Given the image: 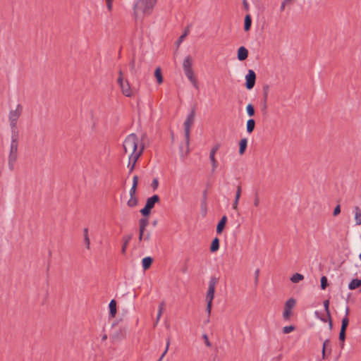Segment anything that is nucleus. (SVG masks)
Segmentation results:
<instances>
[{"label":"nucleus","instance_id":"nucleus-1","mask_svg":"<svg viewBox=\"0 0 361 361\" xmlns=\"http://www.w3.org/2000/svg\"><path fill=\"white\" fill-rule=\"evenodd\" d=\"M123 154L129 158L140 157L143 153L145 145L142 142L138 143L136 134L131 133L124 140L123 143Z\"/></svg>","mask_w":361,"mask_h":361},{"label":"nucleus","instance_id":"nucleus-27","mask_svg":"<svg viewBox=\"0 0 361 361\" xmlns=\"http://www.w3.org/2000/svg\"><path fill=\"white\" fill-rule=\"evenodd\" d=\"M154 76L157 78V82L159 84H161L163 82V76H162V73H161V70L159 67H157L155 69Z\"/></svg>","mask_w":361,"mask_h":361},{"label":"nucleus","instance_id":"nucleus-56","mask_svg":"<svg viewBox=\"0 0 361 361\" xmlns=\"http://www.w3.org/2000/svg\"><path fill=\"white\" fill-rule=\"evenodd\" d=\"M137 183H138V177H137V176H134L133 178V185L132 186L137 187Z\"/></svg>","mask_w":361,"mask_h":361},{"label":"nucleus","instance_id":"nucleus-55","mask_svg":"<svg viewBox=\"0 0 361 361\" xmlns=\"http://www.w3.org/2000/svg\"><path fill=\"white\" fill-rule=\"evenodd\" d=\"M159 183L157 178L154 179L152 183V187L154 190L157 189L158 187Z\"/></svg>","mask_w":361,"mask_h":361},{"label":"nucleus","instance_id":"nucleus-23","mask_svg":"<svg viewBox=\"0 0 361 361\" xmlns=\"http://www.w3.org/2000/svg\"><path fill=\"white\" fill-rule=\"evenodd\" d=\"M361 286V280L360 279H353L350 283L348 284V288L350 290H355V288L360 287Z\"/></svg>","mask_w":361,"mask_h":361},{"label":"nucleus","instance_id":"nucleus-50","mask_svg":"<svg viewBox=\"0 0 361 361\" xmlns=\"http://www.w3.org/2000/svg\"><path fill=\"white\" fill-rule=\"evenodd\" d=\"M145 231L144 229H140L139 228V241H142V240H144V233H145Z\"/></svg>","mask_w":361,"mask_h":361},{"label":"nucleus","instance_id":"nucleus-57","mask_svg":"<svg viewBox=\"0 0 361 361\" xmlns=\"http://www.w3.org/2000/svg\"><path fill=\"white\" fill-rule=\"evenodd\" d=\"M243 6H244V8L246 11H248L249 8H250V6H249V4H248L247 0H243Z\"/></svg>","mask_w":361,"mask_h":361},{"label":"nucleus","instance_id":"nucleus-47","mask_svg":"<svg viewBox=\"0 0 361 361\" xmlns=\"http://www.w3.org/2000/svg\"><path fill=\"white\" fill-rule=\"evenodd\" d=\"M124 79H123V71L121 70L119 71L118 72V78L117 79V82L118 83H121L122 81H123Z\"/></svg>","mask_w":361,"mask_h":361},{"label":"nucleus","instance_id":"nucleus-42","mask_svg":"<svg viewBox=\"0 0 361 361\" xmlns=\"http://www.w3.org/2000/svg\"><path fill=\"white\" fill-rule=\"evenodd\" d=\"M345 339V331H340L339 340L342 342H344ZM343 345H344V343H342V344H341L342 348L343 347Z\"/></svg>","mask_w":361,"mask_h":361},{"label":"nucleus","instance_id":"nucleus-33","mask_svg":"<svg viewBox=\"0 0 361 361\" xmlns=\"http://www.w3.org/2000/svg\"><path fill=\"white\" fill-rule=\"evenodd\" d=\"M246 111L249 116H253L255 115V109L252 104H248L247 105Z\"/></svg>","mask_w":361,"mask_h":361},{"label":"nucleus","instance_id":"nucleus-37","mask_svg":"<svg viewBox=\"0 0 361 361\" xmlns=\"http://www.w3.org/2000/svg\"><path fill=\"white\" fill-rule=\"evenodd\" d=\"M150 211H151V209L149 207H148V206H145L144 208H142L141 210H140V213L143 215V216H148L149 214H150Z\"/></svg>","mask_w":361,"mask_h":361},{"label":"nucleus","instance_id":"nucleus-38","mask_svg":"<svg viewBox=\"0 0 361 361\" xmlns=\"http://www.w3.org/2000/svg\"><path fill=\"white\" fill-rule=\"evenodd\" d=\"M169 345H170V338H168L166 339V349H165L164 352L162 353V355H161V357H160V358L159 359L158 361H161L163 359V357L165 356V355L166 354V353H167V351L169 350Z\"/></svg>","mask_w":361,"mask_h":361},{"label":"nucleus","instance_id":"nucleus-17","mask_svg":"<svg viewBox=\"0 0 361 361\" xmlns=\"http://www.w3.org/2000/svg\"><path fill=\"white\" fill-rule=\"evenodd\" d=\"M240 195H241V187L240 185H238L236 192H235V199L233 202V209L234 210L238 209V202H239V200L240 197Z\"/></svg>","mask_w":361,"mask_h":361},{"label":"nucleus","instance_id":"nucleus-28","mask_svg":"<svg viewBox=\"0 0 361 361\" xmlns=\"http://www.w3.org/2000/svg\"><path fill=\"white\" fill-rule=\"evenodd\" d=\"M219 248V240L218 238H215L211 244L210 250L212 252L217 251Z\"/></svg>","mask_w":361,"mask_h":361},{"label":"nucleus","instance_id":"nucleus-51","mask_svg":"<svg viewBox=\"0 0 361 361\" xmlns=\"http://www.w3.org/2000/svg\"><path fill=\"white\" fill-rule=\"evenodd\" d=\"M341 212V207L339 204H338L335 208H334V216H337L338 214H340Z\"/></svg>","mask_w":361,"mask_h":361},{"label":"nucleus","instance_id":"nucleus-35","mask_svg":"<svg viewBox=\"0 0 361 361\" xmlns=\"http://www.w3.org/2000/svg\"><path fill=\"white\" fill-rule=\"evenodd\" d=\"M189 33V27H187L183 32V35H181L179 38L177 40V44L178 45H179L183 41V39L185 38V37L188 35Z\"/></svg>","mask_w":361,"mask_h":361},{"label":"nucleus","instance_id":"nucleus-9","mask_svg":"<svg viewBox=\"0 0 361 361\" xmlns=\"http://www.w3.org/2000/svg\"><path fill=\"white\" fill-rule=\"evenodd\" d=\"M245 87L247 90H251L254 87L256 80V74L253 70H249L247 74L245 75Z\"/></svg>","mask_w":361,"mask_h":361},{"label":"nucleus","instance_id":"nucleus-63","mask_svg":"<svg viewBox=\"0 0 361 361\" xmlns=\"http://www.w3.org/2000/svg\"><path fill=\"white\" fill-rule=\"evenodd\" d=\"M348 314H349V309H348V307H346V309H345V317H348Z\"/></svg>","mask_w":361,"mask_h":361},{"label":"nucleus","instance_id":"nucleus-59","mask_svg":"<svg viewBox=\"0 0 361 361\" xmlns=\"http://www.w3.org/2000/svg\"><path fill=\"white\" fill-rule=\"evenodd\" d=\"M150 233H147L145 236H144V240H147V241H149L150 240Z\"/></svg>","mask_w":361,"mask_h":361},{"label":"nucleus","instance_id":"nucleus-19","mask_svg":"<svg viewBox=\"0 0 361 361\" xmlns=\"http://www.w3.org/2000/svg\"><path fill=\"white\" fill-rule=\"evenodd\" d=\"M109 315L114 318L116 314V302L115 300H111L109 305Z\"/></svg>","mask_w":361,"mask_h":361},{"label":"nucleus","instance_id":"nucleus-20","mask_svg":"<svg viewBox=\"0 0 361 361\" xmlns=\"http://www.w3.org/2000/svg\"><path fill=\"white\" fill-rule=\"evenodd\" d=\"M132 238V235H128L123 237V245L121 247L122 254L125 255L126 252L127 246Z\"/></svg>","mask_w":361,"mask_h":361},{"label":"nucleus","instance_id":"nucleus-10","mask_svg":"<svg viewBox=\"0 0 361 361\" xmlns=\"http://www.w3.org/2000/svg\"><path fill=\"white\" fill-rule=\"evenodd\" d=\"M220 147L219 144L215 145L211 149L209 153V159L212 163V171L214 172L217 167V161L215 158V154Z\"/></svg>","mask_w":361,"mask_h":361},{"label":"nucleus","instance_id":"nucleus-18","mask_svg":"<svg viewBox=\"0 0 361 361\" xmlns=\"http://www.w3.org/2000/svg\"><path fill=\"white\" fill-rule=\"evenodd\" d=\"M140 157H129L128 158V168L129 169V173H132L133 170L135 169L136 163Z\"/></svg>","mask_w":361,"mask_h":361},{"label":"nucleus","instance_id":"nucleus-3","mask_svg":"<svg viewBox=\"0 0 361 361\" xmlns=\"http://www.w3.org/2000/svg\"><path fill=\"white\" fill-rule=\"evenodd\" d=\"M18 134H11L10 150L8 157V165L11 171L14 169V164L18 159Z\"/></svg>","mask_w":361,"mask_h":361},{"label":"nucleus","instance_id":"nucleus-45","mask_svg":"<svg viewBox=\"0 0 361 361\" xmlns=\"http://www.w3.org/2000/svg\"><path fill=\"white\" fill-rule=\"evenodd\" d=\"M202 338L204 340V343L205 345L207 346V347H211L212 346V343H210V341H209V338H208V336L207 334H203L202 335Z\"/></svg>","mask_w":361,"mask_h":361},{"label":"nucleus","instance_id":"nucleus-13","mask_svg":"<svg viewBox=\"0 0 361 361\" xmlns=\"http://www.w3.org/2000/svg\"><path fill=\"white\" fill-rule=\"evenodd\" d=\"M248 56V51L245 47H240L238 50V59L244 61Z\"/></svg>","mask_w":361,"mask_h":361},{"label":"nucleus","instance_id":"nucleus-49","mask_svg":"<svg viewBox=\"0 0 361 361\" xmlns=\"http://www.w3.org/2000/svg\"><path fill=\"white\" fill-rule=\"evenodd\" d=\"M136 190L137 187L132 186L129 192L130 196L135 197Z\"/></svg>","mask_w":361,"mask_h":361},{"label":"nucleus","instance_id":"nucleus-15","mask_svg":"<svg viewBox=\"0 0 361 361\" xmlns=\"http://www.w3.org/2000/svg\"><path fill=\"white\" fill-rule=\"evenodd\" d=\"M186 77L188 78V79L190 81V82L192 84V85L195 87V88H197L198 87V85H197V81L196 80V78H195L194 76V73H193V70H191V71H188L186 72H184Z\"/></svg>","mask_w":361,"mask_h":361},{"label":"nucleus","instance_id":"nucleus-52","mask_svg":"<svg viewBox=\"0 0 361 361\" xmlns=\"http://www.w3.org/2000/svg\"><path fill=\"white\" fill-rule=\"evenodd\" d=\"M259 202H259V197L258 195H257V194H256V195H255V198H254V205H255V207H258V206H259Z\"/></svg>","mask_w":361,"mask_h":361},{"label":"nucleus","instance_id":"nucleus-48","mask_svg":"<svg viewBox=\"0 0 361 361\" xmlns=\"http://www.w3.org/2000/svg\"><path fill=\"white\" fill-rule=\"evenodd\" d=\"M106 2L108 10L111 11L113 8V0H106Z\"/></svg>","mask_w":361,"mask_h":361},{"label":"nucleus","instance_id":"nucleus-5","mask_svg":"<svg viewBox=\"0 0 361 361\" xmlns=\"http://www.w3.org/2000/svg\"><path fill=\"white\" fill-rule=\"evenodd\" d=\"M195 109H192L191 112L188 115L184 123V135L185 139L187 142H189L190 140V128L195 121Z\"/></svg>","mask_w":361,"mask_h":361},{"label":"nucleus","instance_id":"nucleus-36","mask_svg":"<svg viewBox=\"0 0 361 361\" xmlns=\"http://www.w3.org/2000/svg\"><path fill=\"white\" fill-rule=\"evenodd\" d=\"M324 307L326 312L327 317H330L331 313L329 311V300H326L324 301Z\"/></svg>","mask_w":361,"mask_h":361},{"label":"nucleus","instance_id":"nucleus-41","mask_svg":"<svg viewBox=\"0 0 361 361\" xmlns=\"http://www.w3.org/2000/svg\"><path fill=\"white\" fill-rule=\"evenodd\" d=\"M295 0H283V1L282 2L281 5V7H280V11L282 12L284 11L285 9V7L287 4H291Z\"/></svg>","mask_w":361,"mask_h":361},{"label":"nucleus","instance_id":"nucleus-6","mask_svg":"<svg viewBox=\"0 0 361 361\" xmlns=\"http://www.w3.org/2000/svg\"><path fill=\"white\" fill-rule=\"evenodd\" d=\"M218 283V279L212 276L210 278L209 284H208V290L206 294L205 300L206 302H212L214 300V293H215V288L216 285Z\"/></svg>","mask_w":361,"mask_h":361},{"label":"nucleus","instance_id":"nucleus-25","mask_svg":"<svg viewBox=\"0 0 361 361\" xmlns=\"http://www.w3.org/2000/svg\"><path fill=\"white\" fill-rule=\"evenodd\" d=\"M252 24V18L250 14H247L245 17V22H244V30L245 31H248L250 29Z\"/></svg>","mask_w":361,"mask_h":361},{"label":"nucleus","instance_id":"nucleus-8","mask_svg":"<svg viewBox=\"0 0 361 361\" xmlns=\"http://www.w3.org/2000/svg\"><path fill=\"white\" fill-rule=\"evenodd\" d=\"M295 303L296 301L293 298H290L286 302L283 313V317L285 319H289L291 315V310L295 307Z\"/></svg>","mask_w":361,"mask_h":361},{"label":"nucleus","instance_id":"nucleus-60","mask_svg":"<svg viewBox=\"0 0 361 361\" xmlns=\"http://www.w3.org/2000/svg\"><path fill=\"white\" fill-rule=\"evenodd\" d=\"M83 233H84V238H85V236H89L88 235V228H84Z\"/></svg>","mask_w":361,"mask_h":361},{"label":"nucleus","instance_id":"nucleus-29","mask_svg":"<svg viewBox=\"0 0 361 361\" xmlns=\"http://www.w3.org/2000/svg\"><path fill=\"white\" fill-rule=\"evenodd\" d=\"M303 279H304V276L299 273L294 274L290 278V281L293 283H298Z\"/></svg>","mask_w":361,"mask_h":361},{"label":"nucleus","instance_id":"nucleus-12","mask_svg":"<svg viewBox=\"0 0 361 361\" xmlns=\"http://www.w3.org/2000/svg\"><path fill=\"white\" fill-rule=\"evenodd\" d=\"M192 59L190 56H187L183 63V68L184 72L192 70Z\"/></svg>","mask_w":361,"mask_h":361},{"label":"nucleus","instance_id":"nucleus-64","mask_svg":"<svg viewBox=\"0 0 361 361\" xmlns=\"http://www.w3.org/2000/svg\"><path fill=\"white\" fill-rule=\"evenodd\" d=\"M157 220H154V221L152 222V225H153L154 226H157Z\"/></svg>","mask_w":361,"mask_h":361},{"label":"nucleus","instance_id":"nucleus-32","mask_svg":"<svg viewBox=\"0 0 361 361\" xmlns=\"http://www.w3.org/2000/svg\"><path fill=\"white\" fill-rule=\"evenodd\" d=\"M149 224L148 219L146 218H142L139 220V228L145 230L146 227Z\"/></svg>","mask_w":361,"mask_h":361},{"label":"nucleus","instance_id":"nucleus-22","mask_svg":"<svg viewBox=\"0 0 361 361\" xmlns=\"http://www.w3.org/2000/svg\"><path fill=\"white\" fill-rule=\"evenodd\" d=\"M152 262L153 259L151 257H146L143 258L142 260V264L144 270L148 269L150 267Z\"/></svg>","mask_w":361,"mask_h":361},{"label":"nucleus","instance_id":"nucleus-31","mask_svg":"<svg viewBox=\"0 0 361 361\" xmlns=\"http://www.w3.org/2000/svg\"><path fill=\"white\" fill-rule=\"evenodd\" d=\"M138 203V200L136 197L130 196V199L128 200L127 204L130 207H135Z\"/></svg>","mask_w":361,"mask_h":361},{"label":"nucleus","instance_id":"nucleus-24","mask_svg":"<svg viewBox=\"0 0 361 361\" xmlns=\"http://www.w3.org/2000/svg\"><path fill=\"white\" fill-rule=\"evenodd\" d=\"M255 127V121L254 119L250 118L247 121L246 130L248 133H251Z\"/></svg>","mask_w":361,"mask_h":361},{"label":"nucleus","instance_id":"nucleus-4","mask_svg":"<svg viewBox=\"0 0 361 361\" xmlns=\"http://www.w3.org/2000/svg\"><path fill=\"white\" fill-rule=\"evenodd\" d=\"M23 112V106L18 104L15 109H11L8 113V121L11 134H18L17 123Z\"/></svg>","mask_w":361,"mask_h":361},{"label":"nucleus","instance_id":"nucleus-30","mask_svg":"<svg viewBox=\"0 0 361 361\" xmlns=\"http://www.w3.org/2000/svg\"><path fill=\"white\" fill-rule=\"evenodd\" d=\"M355 219L356 225L361 224V213L358 207H355Z\"/></svg>","mask_w":361,"mask_h":361},{"label":"nucleus","instance_id":"nucleus-54","mask_svg":"<svg viewBox=\"0 0 361 361\" xmlns=\"http://www.w3.org/2000/svg\"><path fill=\"white\" fill-rule=\"evenodd\" d=\"M268 89H269L268 86L264 87V101H265V102H267V100Z\"/></svg>","mask_w":361,"mask_h":361},{"label":"nucleus","instance_id":"nucleus-53","mask_svg":"<svg viewBox=\"0 0 361 361\" xmlns=\"http://www.w3.org/2000/svg\"><path fill=\"white\" fill-rule=\"evenodd\" d=\"M84 243L85 244L86 247L87 249H90V241L89 236H85V238H84Z\"/></svg>","mask_w":361,"mask_h":361},{"label":"nucleus","instance_id":"nucleus-43","mask_svg":"<svg viewBox=\"0 0 361 361\" xmlns=\"http://www.w3.org/2000/svg\"><path fill=\"white\" fill-rule=\"evenodd\" d=\"M330 343V341L329 339H326L324 341V343H323V348H322V356L324 358V356H325V350H326V347Z\"/></svg>","mask_w":361,"mask_h":361},{"label":"nucleus","instance_id":"nucleus-62","mask_svg":"<svg viewBox=\"0 0 361 361\" xmlns=\"http://www.w3.org/2000/svg\"><path fill=\"white\" fill-rule=\"evenodd\" d=\"M267 108V102L264 101L263 104H262V110L266 111Z\"/></svg>","mask_w":361,"mask_h":361},{"label":"nucleus","instance_id":"nucleus-7","mask_svg":"<svg viewBox=\"0 0 361 361\" xmlns=\"http://www.w3.org/2000/svg\"><path fill=\"white\" fill-rule=\"evenodd\" d=\"M121 87V90L122 94L127 97H132L134 96L135 92L134 90L131 88L129 82L126 80L121 82V83H118Z\"/></svg>","mask_w":361,"mask_h":361},{"label":"nucleus","instance_id":"nucleus-2","mask_svg":"<svg viewBox=\"0 0 361 361\" xmlns=\"http://www.w3.org/2000/svg\"><path fill=\"white\" fill-rule=\"evenodd\" d=\"M157 0H137L134 5V15L136 18H140L145 15H149Z\"/></svg>","mask_w":361,"mask_h":361},{"label":"nucleus","instance_id":"nucleus-40","mask_svg":"<svg viewBox=\"0 0 361 361\" xmlns=\"http://www.w3.org/2000/svg\"><path fill=\"white\" fill-rule=\"evenodd\" d=\"M327 285H328V283H327L326 277V276H322L321 278V288L322 290H324L326 288Z\"/></svg>","mask_w":361,"mask_h":361},{"label":"nucleus","instance_id":"nucleus-44","mask_svg":"<svg viewBox=\"0 0 361 361\" xmlns=\"http://www.w3.org/2000/svg\"><path fill=\"white\" fill-rule=\"evenodd\" d=\"M259 270L257 269L255 271V285L257 286L259 281Z\"/></svg>","mask_w":361,"mask_h":361},{"label":"nucleus","instance_id":"nucleus-16","mask_svg":"<svg viewBox=\"0 0 361 361\" xmlns=\"http://www.w3.org/2000/svg\"><path fill=\"white\" fill-rule=\"evenodd\" d=\"M227 221V217L226 216H223L221 219V220L219 221V222L218 223L217 226H216V233L218 234H221L225 227V225H226V223Z\"/></svg>","mask_w":361,"mask_h":361},{"label":"nucleus","instance_id":"nucleus-39","mask_svg":"<svg viewBox=\"0 0 361 361\" xmlns=\"http://www.w3.org/2000/svg\"><path fill=\"white\" fill-rule=\"evenodd\" d=\"M294 330H295V326H292V325L286 326L283 328V332L284 334H289Z\"/></svg>","mask_w":361,"mask_h":361},{"label":"nucleus","instance_id":"nucleus-58","mask_svg":"<svg viewBox=\"0 0 361 361\" xmlns=\"http://www.w3.org/2000/svg\"><path fill=\"white\" fill-rule=\"evenodd\" d=\"M327 317L329 319V329L331 330V329H332V327H333L332 320H331V316Z\"/></svg>","mask_w":361,"mask_h":361},{"label":"nucleus","instance_id":"nucleus-46","mask_svg":"<svg viewBox=\"0 0 361 361\" xmlns=\"http://www.w3.org/2000/svg\"><path fill=\"white\" fill-rule=\"evenodd\" d=\"M212 307V302H207L206 312H207L208 315H209L211 314Z\"/></svg>","mask_w":361,"mask_h":361},{"label":"nucleus","instance_id":"nucleus-26","mask_svg":"<svg viewBox=\"0 0 361 361\" xmlns=\"http://www.w3.org/2000/svg\"><path fill=\"white\" fill-rule=\"evenodd\" d=\"M164 305H165V303L163 301L159 305L158 313H157V318H156V322H155L154 326H156L159 323V322L160 320V318H161V314L163 313Z\"/></svg>","mask_w":361,"mask_h":361},{"label":"nucleus","instance_id":"nucleus-61","mask_svg":"<svg viewBox=\"0 0 361 361\" xmlns=\"http://www.w3.org/2000/svg\"><path fill=\"white\" fill-rule=\"evenodd\" d=\"M130 68H131L132 71H135V61H134V60H133L131 63H130Z\"/></svg>","mask_w":361,"mask_h":361},{"label":"nucleus","instance_id":"nucleus-21","mask_svg":"<svg viewBox=\"0 0 361 361\" xmlns=\"http://www.w3.org/2000/svg\"><path fill=\"white\" fill-rule=\"evenodd\" d=\"M247 140L246 138H243L240 140L239 154L240 155H242L245 153L246 147H247Z\"/></svg>","mask_w":361,"mask_h":361},{"label":"nucleus","instance_id":"nucleus-34","mask_svg":"<svg viewBox=\"0 0 361 361\" xmlns=\"http://www.w3.org/2000/svg\"><path fill=\"white\" fill-rule=\"evenodd\" d=\"M348 323H349L348 317H344V318L342 319L341 331H346Z\"/></svg>","mask_w":361,"mask_h":361},{"label":"nucleus","instance_id":"nucleus-14","mask_svg":"<svg viewBox=\"0 0 361 361\" xmlns=\"http://www.w3.org/2000/svg\"><path fill=\"white\" fill-rule=\"evenodd\" d=\"M159 200H160V198H159V195H154L153 196H152L151 197H149L147 200L145 205L148 206V207H149L152 209L154 207L155 204L159 202Z\"/></svg>","mask_w":361,"mask_h":361},{"label":"nucleus","instance_id":"nucleus-11","mask_svg":"<svg viewBox=\"0 0 361 361\" xmlns=\"http://www.w3.org/2000/svg\"><path fill=\"white\" fill-rule=\"evenodd\" d=\"M189 145L190 142L188 144L187 141L185 140V146L183 147V145H180L179 147L180 157L183 160H184L190 153Z\"/></svg>","mask_w":361,"mask_h":361}]
</instances>
